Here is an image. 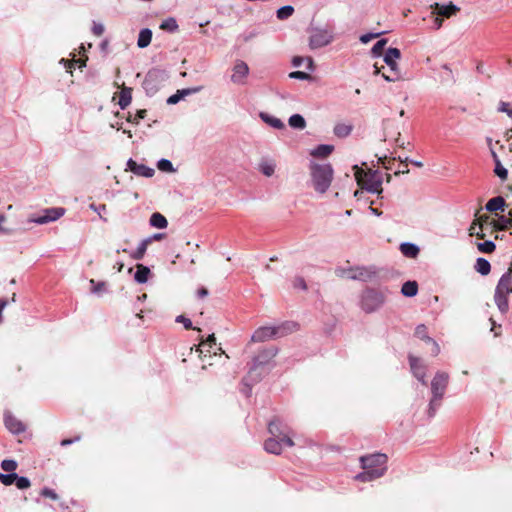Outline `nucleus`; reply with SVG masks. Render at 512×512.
<instances>
[{
    "label": "nucleus",
    "mask_w": 512,
    "mask_h": 512,
    "mask_svg": "<svg viewBox=\"0 0 512 512\" xmlns=\"http://www.w3.org/2000/svg\"><path fill=\"white\" fill-rule=\"evenodd\" d=\"M363 472L356 475L355 479L369 482L380 478L387 470V456L385 454H372L360 458Z\"/></svg>",
    "instance_id": "f257e3e1"
},
{
    "label": "nucleus",
    "mask_w": 512,
    "mask_h": 512,
    "mask_svg": "<svg viewBox=\"0 0 512 512\" xmlns=\"http://www.w3.org/2000/svg\"><path fill=\"white\" fill-rule=\"evenodd\" d=\"M298 324L293 321L284 322L278 326L259 327L251 336L252 342H265L273 338H281L298 330Z\"/></svg>",
    "instance_id": "f03ea898"
},
{
    "label": "nucleus",
    "mask_w": 512,
    "mask_h": 512,
    "mask_svg": "<svg viewBox=\"0 0 512 512\" xmlns=\"http://www.w3.org/2000/svg\"><path fill=\"white\" fill-rule=\"evenodd\" d=\"M310 173L314 189L319 193H325L333 180L332 166L327 163H312Z\"/></svg>",
    "instance_id": "7ed1b4c3"
},
{
    "label": "nucleus",
    "mask_w": 512,
    "mask_h": 512,
    "mask_svg": "<svg viewBox=\"0 0 512 512\" xmlns=\"http://www.w3.org/2000/svg\"><path fill=\"white\" fill-rule=\"evenodd\" d=\"M354 169V176L357 181V184L364 190L381 194L382 189V175L378 171H371L368 172L364 171L363 169L359 168L357 165L353 167Z\"/></svg>",
    "instance_id": "20e7f679"
},
{
    "label": "nucleus",
    "mask_w": 512,
    "mask_h": 512,
    "mask_svg": "<svg viewBox=\"0 0 512 512\" xmlns=\"http://www.w3.org/2000/svg\"><path fill=\"white\" fill-rule=\"evenodd\" d=\"M386 295V289L366 288L360 296V308L365 313L376 312L385 303Z\"/></svg>",
    "instance_id": "39448f33"
},
{
    "label": "nucleus",
    "mask_w": 512,
    "mask_h": 512,
    "mask_svg": "<svg viewBox=\"0 0 512 512\" xmlns=\"http://www.w3.org/2000/svg\"><path fill=\"white\" fill-rule=\"evenodd\" d=\"M401 52L398 48H388L384 55V62L389 67V70L394 73V76H388L386 73H382L383 78L388 82L398 81L400 77L399 67L397 60L400 59Z\"/></svg>",
    "instance_id": "423d86ee"
},
{
    "label": "nucleus",
    "mask_w": 512,
    "mask_h": 512,
    "mask_svg": "<svg viewBox=\"0 0 512 512\" xmlns=\"http://www.w3.org/2000/svg\"><path fill=\"white\" fill-rule=\"evenodd\" d=\"M65 214V209L62 207L47 208L43 210L42 214L29 219V222H33L39 225L47 224L61 218Z\"/></svg>",
    "instance_id": "0eeeda50"
},
{
    "label": "nucleus",
    "mask_w": 512,
    "mask_h": 512,
    "mask_svg": "<svg viewBox=\"0 0 512 512\" xmlns=\"http://www.w3.org/2000/svg\"><path fill=\"white\" fill-rule=\"evenodd\" d=\"M448 380L449 376L447 373L442 371L437 372L431 381L432 395L443 398L448 385Z\"/></svg>",
    "instance_id": "6e6552de"
},
{
    "label": "nucleus",
    "mask_w": 512,
    "mask_h": 512,
    "mask_svg": "<svg viewBox=\"0 0 512 512\" xmlns=\"http://www.w3.org/2000/svg\"><path fill=\"white\" fill-rule=\"evenodd\" d=\"M333 36L326 30L314 31L309 39V46L311 49H318L331 43Z\"/></svg>",
    "instance_id": "1a4fd4ad"
},
{
    "label": "nucleus",
    "mask_w": 512,
    "mask_h": 512,
    "mask_svg": "<svg viewBox=\"0 0 512 512\" xmlns=\"http://www.w3.org/2000/svg\"><path fill=\"white\" fill-rule=\"evenodd\" d=\"M248 74L249 67L247 63L242 60H237L232 69L231 81L237 85H244Z\"/></svg>",
    "instance_id": "9d476101"
},
{
    "label": "nucleus",
    "mask_w": 512,
    "mask_h": 512,
    "mask_svg": "<svg viewBox=\"0 0 512 512\" xmlns=\"http://www.w3.org/2000/svg\"><path fill=\"white\" fill-rule=\"evenodd\" d=\"M430 7L431 9H433L432 14H436L441 18H450L460 11V8L453 4L452 2L448 4H440L436 2L432 4Z\"/></svg>",
    "instance_id": "9b49d317"
},
{
    "label": "nucleus",
    "mask_w": 512,
    "mask_h": 512,
    "mask_svg": "<svg viewBox=\"0 0 512 512\" xmlns=\"http://www.w3.org/2000/svg\"><path fill=\"white\" fill-rule=\"evenodd\" d=\"M268 430L269 433L271 434V437L281 438V441L286 445V447H292L294 445V442L291 439V437L281 430V422L279 419H274L270 421L268 425Z\"/></svg>",
    "instance_id": "f8f14e48"
},
{
    "label": "nucleus",
    "mask_w": 512,
    "mask_h": 512,
    "mask_svg": "<svg viewBox=\"0 0 512 512\" xmlns=\"http://www.w3.org/2000/svg\"><path fill=\"white\" fill-rule=\"evenodd\" d=\"M277 168L276 160L271 157H262L258 162L257 169L265 177L274 176Z\"/></svg>",
    "instance_id": "ddd939ff"
},
{
    "label": "nucleus",
    "mask_w": 512,
    "mask_h": 512,
    "mask_svg": "<svg viewBox=\"0 0 512 512\" xmlns=\"http://www.w3.org/2000/svg\"><path fill=\"white\" fill-rule=\"evenodd\" d=\"M410 367L413 375L426 385V366L423 364L420 358L409 356Z\"/></svg>",
    "instance_id": "4468645a"
},
{
    "label": "nucleus",
    "mask_w": 512,
    "mask_h": 512,
    "mask_svg": "<svg viewBox=\"0 0 512 512\" xmlns=\"http://www.w3.org/2000/svg\"><path fill=\"white\" fill-rule=\"evenodd\" d=\"M4 423L6 428L13 434H20L26 429L25 425L11 413L5 414Z\"/></svg>",
    "instance_id": "2eb2a0df"
},
{
    "label": "nucleus",
    "mask_w": 512,
    "mask_h": 512,
    "mask_svg": "<svg viewBox=\"0 0 512 512\" xmlns=\"http://www.w3.org/2000/svg\"><path fill=\"white\" fill-rule=\"evenodd\" d=\"M375 272L371 271L370 269L358 267L351 269L347 277L352 280H360V281H370L374 277Z\"/></svg>",
    "instance_id": "dca6fc26"
},
{
    "label": "nucleus",
    "mask_w": 512,
    "mask_h": 512,
    "mask_svg": "<svg viewBox=\"0 0 512 512\" xmlns=\"http://www.w3.org/2000/svg\"><path fill=\"white\" fill-rule=\"evenodd\" d=\"M127 167L134 174L147 178L152 177L155 173V170L153 168L147 167L143 164H138L132 159L128 160Z\"/></svg>",
    "instance_id": "f3484780"
},
{
    "label": "nucleus",
    "mask_w": 512,
    "mask_h": 512,
    "mask_svg": "<svg viewBox=\"0 0 512 512\" xmlns=\"http://www.w3.org/2000/svg\"><path fill=\"white\" fill-rule=\"evenodd\" d=\"M202 90V87L201 86H198V87H193V88H186V89H181V90H177V92L173 95H171L168 99H167V104L169 105H174V104H177L181 99H183L185 96H188V95H191V94H195V93H198Z\"/></svg>",
    "instance_id": "a211bd4d"
},
{
    "label": "nucleus",
    "mask_w": 512,
    "mask_h": 512,
    "mask_svg": "<svg viewBox=\"0 0 512 512\" xmlns=\"http://www.w3.org/2000/svg\"><path fill=\"white\" fill-rule=\"evenodd\" d=\"M286 446L281 438L278 437H270L265 441L264 448L268 453L272 454H280L282 452L283 447Z\"/></svg>",
    "instance_id": "6ab92c4d"
},
{
    "label": "nucleus",
    "mask_w": 512,
    "mask_h": 512,
    "mask_svg": "<svg viewBox=\"0 0 512 512\" xmlns=\"http://www.w3.org/2000/svg\"><path fill=\"white\" fill-rule=\"evenodd\" d=\"M278 353L277 348L271 347L264 349L254 358V366L263 365L274 358Z\"/></svg>",
    "instance_id": "aec40b11"
},
{
    "label": "nucleus",
    "mask_w": 512,
    "mask_h": 512,
    "mask_svg": "<svg viewBox=\"0 0 512 512\" xmlns=\"http://www.w3.org/2000/svg\"><path fill=\"white\" fill-rule=\"evenodd\" d=\"M512 268H509L506 273L500 278L496 290L503 291V293H512Z\"/></svg>",
    "instance_id": "412c9836"
},
{
    "label": "nucleus",
    "mask_w": 512,
    "mask_h": 512,
    "mask_svg": "<svg viewBox=\"0 0 512 512\" xmlns=\"http://www.w3.org/2000/svg\"><path fill=\"white\" fill-rule=\"evenodd\" d=\"M488 220L487 215L480 216L477 220L473 221L469 228V234L471 236H477L482 239L485 235L482 233L483 222Z\"/></svg>",
    "instance_id": "4be33fe9"
},
{
    "label": "nucleus",
    "mask_w": 512,
    "mask_h": 512,
    "mask_svg": "<svg viewBox=\"0 0 512 512\" xmlns=\"http://www.w3.org/2000/svg\"><path fill=\"white\" fill-rule=\"evenodd\" d=\"M509 293H503L495 289L494 300L501 313H506L509 308L508 298Z\"/></svg>",
    "instance_id": "5701e85b"
},
{
    "label": "nucleus",
    "mask_w": 512,
    "mask_h": 512,
    "mask_svg": "<svg viewBox=\"0 0 512 512\" xmlns=\"http://www.w3.org/2000/svg\"><path fill=\"white\" fill-rule=\"evenodd\" d=\"M150 274L151 271L147 266L143 264H137L136 272L134 274V280L139 284H144L148 281Z\"/></svg>",
    "instance_id": "b1692460"
},
{
    "label": "nucleus",
    "mask_w": 512,
    "mask_h": 512,
    "mask_svg": "<svg viewBox=\"0 0 512 512\" xmlns=\"http://www.w3.org/2000/svg\"><path fill=\"white\" fill-rule=\"evenodd\" d=\"M259 117L262 119L263 122H265L267 125L275 128V129H283L285 127L284 123L281 121V119L272 116L268 113L261 112L259 114Z\"/></svg>",
    "instance_id": "393cba45"
},
{
    "label": "nucleus",
    "mask_w": 512,
    "mask_h": 512,
    "mask_svg": "<svg viewBox=\"0 0 512 512\" xmlns=\"http://www.w3.org/2000/svg\"><path fill=\"white\" fill-rule=\"evenodd\" d=\"M401 253L408 258H416L420 252L419 247L413 243L405 242L400 245Z\"/></svg>",
    "instance_id": "a878e982"
},
{
    "label": "nucleus",
    "mask_w": 512,
    "mask_h": 512,
    "mask_svg": "<svg viewBox=\"0 0 512 512\" xmlns=\"http://www.w3.org/2000/svg\"><path fill=\"white\" fill-rule=\"evenodd\" d=\"M149 224L157 229H165L168 226V221L164 215L159 212H155L151 215Z\"/></svg>",
    "instance_id": "bb28decb"
},
{
    "label": "nucleus",
    "mask_w": 512,
    "mask_h": 512,
    "mask_svg": "<svg viewBox=\"0 0 512 512\" xmlns=\"http://www.w3.org/2000/svg\"><path fill=\"white\" fill-rule=\"evenodd\" d=\"M504 206H505L504 198L501 197V196H497V197L491 198L486 203L485 208H486L487 211L495 212V211H498V210L503 211L504 210Z\"/></svg>",
    "instance_id": "cd10ccee"
},
{
    "label": "nucleus",
    "mask_w": 512,
    "mask_h": 512,
    "mask_svg": "<svg viewBox=\"0 0 512 512\" xmlns=\"http://www.w3.org/2000/svg\"><path fill=\"white\" fill-rule=\"evenodd\" d=\"M152 40V31L144 28L139 32L137 45L139 48H145L150 45Z\"/></svg>",
    "instance_id": "c85d7f7f"
},
{
    "label": "nucleus",
    "mask_w": 512,
    "mask_h": 512,
    "mask_svg": "<svg viewBox=\"0 0 512 512\" xmlns=\"http://www.w3.org/2000/svg\"><path fill=\"white\" fill-rule=\"evenodd\" d=\"M334 150V146L328 144L318 145L311 151V155L314 157L325 158L329 156Z\"/></svg>",
    "instance_id": "c756f323"
},
{
    "label": "nucleus",
    "mask_w": 512,
    "mask_h": 512,
    "mask_svg": "<svg viewBox=\"0 0 512 512\" xmlns=\"http://www.w3.org/2000/svg\"><path fill=\"white\" fill-rule=\"evenodd\" d=\"M418 292V284L415 281H407L402 285L401 293L406 297H413Z\"/></svg>",
    "instance_id": "7c9ffc66"
},
{
    "label": "nucleus",
    "mask_w": 512,
    "mask_h": 512,
    "mask_svg": "<svg viewBox=\"0 0 512 512\" xmlns=\"http://www.w3.org/2000/svg\"><path fill=\"white\" fill-rule=\"evenodd\" d=\"M475 270L483 276L488 275L491 270V265L489 261L480 257L476 260Z\"/></svg>",
    "instance_id": "2f4dec72"
},
{
    "label": "nucleus",
    "mask_w": 512,
    "mask_h": 512,
    "mask_svg": "<svg viewBox=\"0 0 512 512\" xmlns=\"http://www.w3.org/2000/svg\"><path fill=\"white\" fill-rule=\"evenodd\" d=\"M132 100V90L124 87L120 92L119 105L122 109H125Z\"/></svg>",
    "instance_id": "473e14b6"
},
{
    "label": "nucleus",
    "mask_w": 512,
    "mask_h": 512,
    "mask_svg": "<svg viewBox=\"0 0 512 512\" xmlns=\"http://www.w3.org/2000/svg\"><path fill=\"white\" fill-rule=\"evenodd\" d=\"M148 246H149V241H145L143 239L139 243L137 249L130 254L131 258H133L135 260L143 259L144 255H145V253L147 251Z\"/></svg>",
    "instance_id": "72a5a7b5"
},
{
    "label": "nucleus",
    "mask_w": 512,
    "mask_h": 512,
    "mask_svg": "<svg viewBox=\"0 0 512 512\" xmlns=\"http://www.w3.org/2000/svg\"><path fill=\"white\" fill-rule=\"evenodd\" d=\"M288 123L292 128L299 130H303L306 127V121L300 114L290 116Z\"/></svg>",
    "instance_id": "f704fd0d"
},
{
    "label": "nucleus",
    "mask_w": 512,
    "mask_h": 512,
    "mask_svg": "<svg viewBox=\"0 0 512 512\" xmlns=\"http://www.w3.org/2000/svg\"><path fill=\"white\" fill-rule=\"evenodd\" d=\"M352 131V126L345 123H338L334 127V134L337 137L344 138L347 137Z\"/></svg>",
    "instance_id": "c9c22d12"
},
{
    "label": "nucleus",
    "mask_w": 512,
    "mask_h": 512,
    "mask_svg": "<svg viewBox=\"0 0 512 512\" xmlns=\"http://www.w3.org/2000/svg\"><path fill=\"white\" fill-rule=\"evenodd\" d=\"M441 400H442L441 397H436V396L432 395L429 405H428V410H427V414H428L429 418H432L435 416L438 408L441 406Z\"/></svg>",
    "instance_id": "e433bc0d"
},
{
    "label": "nucleus",
    "mask_w": 512,
    "mask_h": 512,
    "mask_svg": "<svg viewBox=\"0 0 512 512\" xmlns=\"http://www.w3.org/2000/svg\"><path fill=\"white\" fill-rule=\"evenodd\" d=\"M179 26L177 24V21L173 17H169L165 20H163L160 24V29L168 32H176L178 30Z\"/></svg>",
    "instance_id": "4c0bfd02"
},
{
    "label": "nucleus",
    "mask_w": 512,
    "mask_h": 512,
    "mask_svg": "<svg viewBox=\"0 0 512 512\" xmlns=\"http://www.w3.org/2000/svg\"><path fill=\"white\" fill-rule=\"evenodd\" d=\"M294 8L291 5H286L277 10V18L279 20H285L292 16Z\"/></svg>",
    "instance_id": "58836bf2"
},
{
    "label": "nucleus",
    "mask_w": 512,
    "mask_h": 512,
    "mask_svg": "<svg viewBox=\"0 0 512 512\" xmlns=\"http://www.w3.org/2000/svg\"><path fill=\"white\" fill-rule=\"evenodd\" d=\"M18 463L13 459H4L1 462V469L7 473H15Z\"/></svg>",
    "instance_id": "ea45409f"
},
{
    "label": "nucleus",
    "mask_w": 512,
    "mask_h": 512,
    "mask_svg": "<svg viewBox=\"0 0 512 512\" xmlns=\"http://www.w3.org/2000/svg\"><path fill=\"white\" fill-rule=\"evenodd\" d=\"M215 336L214 334H211L208 336L207 340L205 342H202L200 345H199V348H198V351L201 353V354H204L205 352L209 353L210 350L208 348H211L213 344H215Z\"/></svg>",
    "instance_id": "a19ab883"
},
{
    "label": "nucleus",
    "mask_w": 512,
    "mask_h": 512,
    "mask_svg": "<svg viewBox=\"0 0 512 512\" xmlns=\"http://www.w3.org/2000/svg\"><path fill=\"white\" fill-rule=\"evenodd\" d=\"M157 168L162 172L172 173L175 171L173 164L168 159H161L157 163Z\"/></svg>",
    "instance_id": "79ce46f5"
},
{
    "label": "nucleus",
    "mask_w": 512,
    "mask_h": 512,
    "mask_svg": "<svg viewBox=\"0 0 512 512\" xmlns=\"http://www.w3.org/2000/svg\"><path fill=\"white\" fill-rule=\"evenodd\" d=\"M477 248L482 253H492L495 250L496 246L493 241L489 240L482 243H478Z\"/></svg>",
    "instance_id": "37998d69"
},
{
    "label": "nucleus",
    "mask_w": 512,
    "mask_h": 512,
    "mask_svg": "<svg viewBox=\"0 0 512 512\" xmlns=\"http://www.w3.org/2000/svg\"><path fill=\"white\" fill-rule=\"evenodd\" d=\"M494 173L503 181L508 177V171L505 167H503L500 160H497L495 163Z\"/></svg>",
    "instance_id": "c03bdc74"
},
{
    "label": "nucleus",
    "mask_w": 512,
    "mask_h": 512,
    "mask_svg": "<svg viewBox=\"0 0 512 512\" xmlns=\"http://www.w3.org/2000/svg\"><path fill=\"white\" fill-rule=\"evenodd\" d=\"M15 479H17L16 473H1L0 472V482L5 486H10L15 482Z\"/></svg>",
    "instance_id": "a18cd8bd"
},
{
    "label": "nucleus",
    "mask_w": 512,
    "mask_h": 512,
    "mask_svg": "<svg viewBox=\"0 0 512 512\" xmlns=\"http://www.w3.org/2000/svg\"><path fill=\"white\" fill-rule=\"evenodd\" d=\"M415 335L422 339V340H425L427 342H431L433 339L430 338L427 334V328L425 325H418L415 329Z\"/></svg>",
    "instance_id": "49530a36"
},
{
    "label": "nucleus",
    "mask_w": 512,
    "mask_h": 512,
    "mask_svg": "<svg viewBox=\"0 0 512 512\" xmlns=\"http://www.w3.org/2000/svg\"><path fill=\"white\" fill-rule=\"evenodd\" d=\"M15 484L18 489L24 490L31 486V482L27 477L24 476H18L17 479H15Z\"/></svg>",
    "instance_id": "de8ad7c7"
},
{
    "label": "nucleus",
    "mask_w": 512,
    "mask_h": 512,
    "mask_svg": "<svg viewBox=\"0 0 512 512\" xmlns=\"http://www.w3.org/2000/svg\"><path fill=\"white\" fill-rule=\"evenodd\" d=\"M289 78L298 80H311L312 76L303 71H293L289 73Z\"/></svg>",
    "instance_id": "09e8293b"
},
{
    "label": "nucleus",
    "mask_w": 512,
    "mask_h": 512,
    "mask_svg": "<svg viewBox=\"0 0 512 512\" xmlns=\"http://www.w3.org/2000/svg\"><path fill=\"white\" fill-rule=\"evenodd\" d=\"M387 44V40L386 39H381L379 41H377L373 48H372V53L375 55V56H379L381 55L385 45Z\"/></svg>",
    "instance_id": "8fccbe9b"
},
{
    "label": "nucleus",
    "mask_w": 512,
    "mask_h": 512,
    "mask_svg": "<svg viewBox=\"0 0 512 512\" xmlns=\"http://www.w3.org/2000/svg\"><path fill=\"white\" fill-rule=\"evenodd\" d=\"M498 111L506 113L510 118H512V107H510L509 103L503 101L500 102Z\"/></svg>",
    "instance_id": "3c124183"
},
{
    "label": "nucleus",
    "mask_w": 512,
    "mask_h": 512,
    "mask_svg": "<svg viewBox=\"0 0 512 512\" xmlns=\"http://www.w3.org/2000/svg\"><path fill=\"white\" fill-rule=\"evenodd\" d=\"M381 34H382V32H379V33H367V34H363V35H361V36H360V41H361L363 44H367V43H368V42H370L372 39L379 37Z\"/></svg>",
    "instance_id": "603ef678"
},
{
    "label": "nucleus",
    "mask_w": 512,
    "mask_h": 512,
    "mask_svg": "<svg viewBox=\"0 0 512 512\" xmlns=\"http://www.w3.org/2000/svg\"><path fill=\"white\" fill-rule=\"evenodd\" d=\"M176 322L177 323H182L185 327V329H192V322L190 319L186 318L185 316L183 315H179L176 317Z\"/></svg>",
    "instance_id": "864d4df0"
},
{
    "label": "nucleus",
    "mask_w": 512,
    "mask_h": 512,
    "mask_svg": "<svg viewBox=\"0 0 512 512\" xmlns=\"http://www.w3.org/2000/svg\"><path fill=\"white\" fill-rule=\"evenodd\" d=\"M41 495L44 496V497L50 498L52 500H57L58 499V495L56 494V492L54 490L50 489V488L42 489Z\"/></svg>",
    "instance_id": "5fc2aeb1"
},
{
    "label": "nucleus",
    "mask_w": 512,
    "mask_h": 512,
    "mask_svg": "<svg viewBox=\"0 0 512 512\" xmlns=\"http://www.w3.org/2000/svg\"><path fill=\"white\" fill-rule=\"evenodd\" d=\"M104 25L102 23H93L92 32L96 36H101L104 33Z\"/></svg>",
    "instance_id": "6e6d98bb"
},
{
    "label": "nucleus",
    "mask_w": 512,
    "mask_h": 512,
    "mask_svg": "<svg viewBox=\"0 0 512 512\" xmlns=\"http://www.w3.org/2000/svg\"><path fill=\"white\" fill-rule=\"evenodd\" d=\"M146 115V110H139L136 115L132 118L130 117L128 120L133 123H138L141 119H143Z\"/></svg>",
    "instance_id": "4d7b16f0"
},
{
    "label": "nucleus",
    "mask_w": 512,
    "mask_h": 512,
    "mask_svg": "<svg viewBox=\"0 0 512 512\" xmlns=\"http://www.w3.org/2000/svg\"><path fill=\"white\" fill-rule=\"evenodd\" d=\"M165 237V234L164 233H155L147 238H145L144 240L145 241H149V245L153 242V241H160L162 240L163 238Z\"/></svg>",
    "instance_id": "13d9d810"
},
{
    "label": "nucleus",
    "mask_w": 512,
    "mask_h": 512,
    "mask_svg": "<svg viewBox=\"0 0 512 512\" xmlns=\"http://www.w3.org/2000/svg\"><path fill=\"white\" fill-rule=\"evenodd\" d=\"M90 284L92 285L91 291H92V293H95V294L99 293L104 286L103 282L96 283L93 279L90 280Z\"/></svg>",
    "instance_id": "bf43d9fd"
},
{
    "label": "nucleus",
    "mask_w": 512,
    "mask_h": 512,
    "mask_svg": "<svg viewBox=\"0 0 512 512\" xmlns=\"http://www.w3.org/2000/svg\"><path fill=\"white\" fill-rule=\"evenodd\" d=\"M294 287L300 288L302 290H306V288H307L305 280L303 278H300V277L296 278L294 280Z\"/></svg>",
    "instance_id": "052dcab7"
},
{
    "label": "nucleus",
    "mask_w": 512,
    "mask_h": 512,
    "mask_svg": "<svg viewBox=\"0 0 512 512\" xmlns=\"http://www.w3.org/2000/svg\"><path fill=\"white\" fill-rule=\"evenodd\" d=\"M90 208L95 211L96 213L99 214V216L102 218V215L101 213L104 212L106 210V205H99V206H96L95 204H91L90 205Z\"/></svg>",
    "instance_id": "680f3d73"
},
{
    "label": "nucleus",
    "mask_w": 512,
    "mask_h": 512,
    "mask_svg": "<svg viewBox=\"0 0 512 512\" xmlns=\"http://www.w3.org/2000/svg\"><path fill=\"white\" fill-rule=\"evenodd\" d=\"M510 227H512V217L509 216L508 218H503L501 229H508Z\"/></svg>",
    "instance_id": "e2e57ef3"
},
{
    "label": "nucleus",
    "mask_w": 512,
    "mask_h": 512,
    "mask_svg": "<svg viewBox=\"0 0 512 512\" xmlns=\"http://www.w3.org/2000/svg\"><path fill=\"white\" fill-rule=\"evenodd\" d=\"M5 221H6V216L3 214H0V233L9 234L10 231L7 228L3 227V225H2Z\"/></svg>",
    "instance_id": "0e129e2a"
},
{
    "label": "nucleus",
    "mask_w": 512,
    "mask_h": 512,
    "mask_svg": "<svg viewBox=\"0 0 512 512\" xmlns=\"http://www.w3.org/2000/svg\"><path fill=\"white\" fill-rule=\"evenodd\" d=\"M305 61V58L301 57V56H295L293 59H292V65L294 67H299L302 65V63Z\"/></svg>",
    "instance_id": "69168bd1"
},
{
    "label": "nucleus",
    "mask_w": 512,
    "mask_h": 512,
    "mask_svg": "<svg viewBox=\"0 0 512 512\" xmlns=\"http://www.w3.org/2000/svg\"><path fill=\"white\" fill-rule=\"evenodd\" d=\"M443 25V18H441L440 16H436L435 19H434V28L436 30L440 29Z\"/></svg>",
    "instance_id": "338daca9"
},
{
    "label": "nucleus",
    "mask_w": 512,
    "mask_h": 512,
    "mask_svg": "<svg viewBox=\"0 0 512 512\" xmlns=\"http://www.w3.org/2000/svg\"><path fill=\"white\" fill-rule=\"evenodd\" d=\"M305 61L307 63V69L311 72L314 71L315 65L313 59L311 57H307L305 58Z\"/></svg>",
    "instance_id": "774afa93"
}]
</instances>
